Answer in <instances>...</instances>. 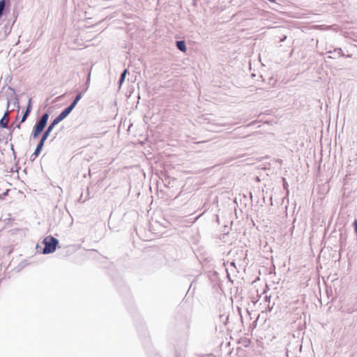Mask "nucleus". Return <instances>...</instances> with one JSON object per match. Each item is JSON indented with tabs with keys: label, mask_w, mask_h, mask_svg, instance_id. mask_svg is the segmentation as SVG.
Here are the masks:
<instances>
[{
	"label": "nucleus",
	"mask_w": 357,
	"mask_h": 357,
	"mask_svg": "<svg viewBox=\"0 0 357 357\" xmlns=\"http://www.w3.org/2000/svg\"><path fill=\"white\" fill-rule=\"evenodd\" d=\"M286 38H287V36H284L283 38H282L280 39V41H281V42H283V41H284V40H286Z\"/></svg>",
	"instance_id": "aec40b11"
},
{
	"label": "nucleus",
	"mask_w": 357,
	"mask_h": 357,
	"mask_svg": "<svg viewBox=\"0 0 357 357\" xmlns=\"http://www.w3.org/2000/svg\"><path fill=\"white\" fill-rule=\"evenodd\" d=\"M270 298H271L270 296H265V301L270 302Z\"/></svg>",
	"instance_id": "6ab92c4d"
},
{
	"label": "nucleus",
	"mask_w": 357,
	"mask_h": 357,
	"mask_svg": "<svg viewBox=\"0 0 357 357\" xmlns=\"http://www.w3.org/2000/svg\"><path fill=\"white\" fill-rule=\"evenodd\" d=\"M27 117L28 116H26L24 114H23L20 123H22L23 122H24L26 120Z\"/></svg>",
	"instance_id": "ddd939ff"
},
{
	"label": "nucleus",
	"mask_w": 357,
	"mask_h": 357,
	"mask_svg": "<svg viewBox=\"0 0 357 357\" xmlns=\"http://www.w3.org/2000/svg\"><path fill=\"white\" fill-rule=\"evenodd\" d=\"M82 97V92H78L76 95L73 101L68 105L66 108H65L53 121L51 127L54 124L59 123L61 121L66 119L70 113L73 111V109L75 107L77 102L80 100Z\"/></svg>",
	"instance_id": "f257e3e1"
},
{
	"label": "nucleus",
	"mask_w": 357,
	"mask_h": 357,
	"mask_svg": "<svg viewBox=\"0 0 357 357\" xmlns=\"http://www.w3.org/2000/svg\"><path fill=\"white\" fill-rule=\"evenodd\" d=\"M48 119H49V114L47 112H45L43 114V115L41 116V117L39 120L40 121H42L43 123H45V124L47 125Z\"/></svg>",
	"instance_id": "9d476101"
},
{
	"label": "nucleus",
	"mask_w": 357,
	"mask_h": 357,
	"mask_svg": "<svg viewBox=\"0 0 357 357\" xmlns=\"http://www.w3.org/2000/svg\"><path fill=\"white\" fill-rule=\"evenodd\" d=\"M8 121H9L8 112L6 111L4 113L3 117L0 120V128H8Z\"/></svg>",
	"instance_id": "423d86ee"
},
{
	"label": "nucleus",
	"mask_w": 357,
	"mask_h": 357,
	"mask_svg": "<svg viewBox=\"0 0 357 357\" xmlns=\"http://www.w3.org/2000/svg\"><path fill=\"white\" fill-rule=\"evenodd\" d=\"M9 105H10V102L8 101V102H7V108H8Z\"/></svg>",
	"instance_id": "393cba45"
},
{
	"label": "nucleus",
	"mask_w": 357,
	"mask_h": 357,
	"mask_svg": "<svg viewBox=\"0 0 357 357\" xmlns=\"http://www.w3.org/2000/svg\"><path fill=\"white\" fill-rule=\"evenodd\" d=\"M20 125H21V123H18V124L16 126V128H18V129H20Z\"/></svg>",
	"instance_id": "5701e85b"
},
{
	"label": "nucleus",
	"mask_w": 357,
	"mask_h": 357,
	"mask_svg": "<svg viewBox=\"0 0 357 357\" xmlns=\"http://www.w3.org/2000/svg\"><path fill=\"white\" fill-rule=\"evenodd\" d=\"M335 52H337L339 54L343 55V52L341 48L335 49Z\"/></svg>",
	"instance_id": "2eb2a0df"
},
{
	"label": "nucleus",
	"mask_w": 357,
	"mask_h": 357,
	"mask_svg": "<svg viewBox=\"0 0 357 357\" xmlns=\"http://www.w3.org/2000/svg\"><path fill=\"white\" fill-rule=\"evenodd\" d=\"M52 124V121L47 126V129L43 132L42 137H41L39 142L38 143L33 153L31 155V161H33L36 159V158L39 155V154L40 153V152L44 146L45 142L47 140V139L48 138L50 135H52L51 132L52 131V130L54 129L55 126L57 125V124L53 125V126H52V128H51Z\"/></svg>",
	"instance_id": "f03ea898"
},
{
	"label": "nucleus",
	"mask_w": 357,
	"mask_h": 357,
	"mask_svg": "<svg viewBox=\"0 0 357 357\" xmlns=\"http://www.w3.org/2000/svg\"><path fill=\"white\" fill-rule=\"evenodd\" d=\"M268 1L271 2H273V3H275L276 1V0H268Z\"/></svg>",
	"instance_id": "a878e982"
},
{
	"label": "nucleus",
	"mask_w": 357,
	"mask_h": 357,
	"mask_svg": "<svg viewBox=\"0 0 357 357\" xmlns=\"http://www.w3.org/2000/svg\"><path fill=\"white\" fill-rule=\"evenodd\" d=\"M354 231L356 233H357V219L354 220Z\"/></svg>",
	"instance_id": "4468645a"
},
{
	"label": "nucleus",
	"mask_w": 357,
	"mask_h": 357,
	"mask_svg": "<svg viewBox=\"0 0 357 357\" xmlns=\"http://www.w3.org/2000/svg\"><path fill=\"white\" fill-rule=\"evenodd\" d=\"M31 108H32V106H31V98H30L29 99V101H28V104H27V106H26V110L24 111V114L26 116H29V115L30 114L31 112Z\"/></svg>",
	"instance_id": "1a4fd4ad"
},
{
	"label": "nucleus",
	"mask_w": 357,
	"mask_h": 357,
	"mask_svg": "<svg viewBox=\"0 0 357 357\" xmlns=\"http://www.w3.org/2000/svg\"><path fill=\"white\" fill-rule=\"evenodd\" d=\"M283 180H284V184H283V185H284V188H287V182L285 181V180H284V179H283Z\"/></svg>",
	"instance_id": "412c9836"
},
{
	"label": "nucleus",
	"mask_w": 357,
	"mask_h": 357,
	"mask_svg": "<svg viewBox=\"0 0 357 357\" xmlns=\"http://www.w3.org/2000/svg\"><path fill=\"white\" fill-rule=\"evenodd\" d=\"M273 305H274V303H273V305H271L270 304H268V310L269 312H271V311L273 310Z\"/></svg>",
	"instance_id": "dca6fc26"
},
{
	"label": "nucleus",
	"mask_w": 357,
	"mask_h": 357,
	"mask_svg": "<svg viewBox=\"0 0 357 357\" xmlns=\"http://www.w3.org/2000/svg\"><path fill=\"white\" fill-rule=\"evenodd\" d=\"M176 47L180 51L185 52L187 50L185 42L184 40H176Z\"/></svg>",
	"instance_id": "0eeeda50"
},
{
	"label": "nucleus",
	"mask_w": 357,
	"mask_h": 357,
	"mask_svg": "<svg viewBox=\"0 0 357 357\" xmlns=\"http://www.w3.org/2000/svg\"><path fill=\"white\" fill-rule=\"evenodd\" d=\"M7 128L10 130V134H9V135H10V140H11V139H12V135H13V131H14V129H15V128H13V125H11L10 126H8V128Z\"/></svg>",
	"instance_id": "f8f14e48"
},
{
	"label": "nucleus",
	"mask_w": 357,
	"mask_h": 357,
	"mask_svg": "<svg viewBox=\"0 0 357 357\" xmlns=\"http://www.w3.org/2000/svg\"><path fill=\"white\" fill-rule=\"evenodd\" d=\"M43 243L45 245L42 252L43 254H50L53 253L56 250L59 244V240L52 236H48L43 239Z\"/></svg>",
	"instance_id": "7ed1b4c3"
},
{
	"label": "nucleus",
	"mask_w": 357,
	"mask_h": 357,
	"mask_svg": "<svg viewBox=\"0 0 357 357\" xmlns=\"http://www.w3.org/2000/svg\"><path fill=\"white\" fill-rule=\"evenodd\" d=\"M10 6L9 0H0V18L9 11Z\"/></svg>",
	"instance_id": "39448f33"
},
{
	"label": "nucleus",
	"mask_w": 357,
	"mask_h": 357,
	"mask_svg": "<svg viewBox=\"0 0 357 357\" xmlns=\"http://www.w3.org/2000/svg\"><path fill=\"white\" fill-rule=\"evenodd\" d=\"M230 266L235 267V266H235V262H234V261H231V262L230 263Z\"/></svg>",
	"instance_id": "4be33fe9"
},
{
	"label": "nucleus",
	"mask_w": 357,
	"mask_h": 357,
	"mask_svg": "<svg viewBox=\"0 0 357 357\" xmlns=\"http://www.w3.org/2000/svg\"><path fill=\"white\" fill-rule=\"evenodd\" d=\"M128 70L127 69H125L121 74V76H120V78L119 79V87L122 85V84L123 83V82L125 81V78L126 77V75L128 73Z\"/></svg>",
	"instance_id": "6e6552de"
},
{
	"label": "nucleus",
	"mask_w": 357,
	"mask_h": 357,
	"mask_svg": "<svg viewBox=\"0 0 357 357\" xmlns=\"http://www.w3.org/2000/svg\"><path fill=\"white\" fill-rule=\"evenodd\" d=\"M46 126L47 125L45 124V123H43L40 120L37 121L33 128L31 137L33 139L37 138L40 135V134L43 131Z\"/></svg>",
	"instance_id": "20e7f679"
},
{
	"label": "nucleus",
	"mask_w": 357,
	"mask_h": 357,
	"mask_svg": "<svg viewBox=\"0 0 357 357\" xmlns=\"http://www.w3.org/2000/svg\"><path fill=\"white\" fill-rule=\"evenodd\" d=\"M8 89H10L11 91H13V92L15 93V91H14V89L13 88L9 87Z\"/></svg>",
	"instance_id": "b1692460"
},
{
	"label": "nucleus",
	"mask_w": 357,
	"mask_h": 357,
	"mask_svg": "<svg viewBox=\"0 0 357 357\" xmlns=\"http://www.w3.org/2000/svg\"><path fill=\"white\" fill-rule=\"evenodd\" d=\"M4 28L6 29V30H5V33H6V32H7V30H8V33H9L10 32V31H11V27H10V28L8 29L7 26H6V25H5Z\"/></svg>",
	"instance_id": "f3484780"
},
{
	"label": "nucleus",
	"mask_w": 357,
	"mask_h": 357,
	"mask_svg": "<svg viewBox=\"0 0 357 357\" xmlns=\"http://www.w3.org/2000/svg\"><path fill=\"white\" fill-rule=\"evenodd\" d=\"M13 15H14V16H15V20H13V24H12V26H13V25L14 24V23L15 22L16 19H17V14H15V12L13 13Z\"/></svg>",
	"instance_id": "a211bd4d"
},
{
	"label": "nucleus",
	"mask_w": 357,
	"mask_h": 357,
	"mask_svg": "<svg viewBox=\"0 0 357 357\" xmlns=\"http://www.w3.org/2000/svg\"><path fill=\"white\" fill-rule=\"evenodd\" d=\"M11 149L13 150V145H11Z\"/></svg>",
	"instance_id": "bb28decb"
},
{
	"label": "nucleus",
	"mask_w": 357,
	"mask_h": 357,
	"mask_svg": "<svg viewBox=\"0 0 357 357\" xmlns=\"http://www.w3.org/2000/svg\"><path fill=\"white\" fill-rule=\"evenodd\" d=\"M90 80H91V73H89L88 77L86 79V81L85 83L86 88H85L84 91H86L88 89L89 84H90Z\"/></svg>",
	"instance_id": "9b49d317"
},
{
	"label": "nucleus",
	"mask_w": 357,
	"mask_h": 357,
	"mask_svg": "<svg viewBox=\"0 0 357 357\" xmlns=\"http://www.w3.org/2000/svg\"><path fill=\"white\" fill-rule=\"evenodd\" d=\"M0 198H1V195H0Z\"/></svg>",
	"instance_id": "cd10ccee"
}]
</instances>
